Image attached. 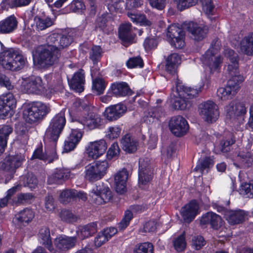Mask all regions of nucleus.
I'll return each mask as SVG.
<instances>
[{
	"label": "nucleus",
	"mask_w": 253,
	"mask_h": 253,
	"mask_svg": "<svg viewBox=\"0 0 253 253\" xmlns=\"http://www.w3.org/2000/svg\"><path fill=\"white\" fill-rule=\"evenodd\" d=\"M75 30H70L67 33H53L46 39V44L38 48V63L42 67L57 64L61 57L60 50L69 46L73 41Z\"/></svg>",
	"instance_id": "1"
},
{
	"label": "nucleus",
	"mask_w": 253,
	"mask_h": 253,
	"mask_svg": "<svg viewBox=\"0 0 253 253\" xmlns=\"http://www.w3.org/2000/svg\"><path fill=\"white\" fill-rule=\"evenodd\" d=\"M225 55L229 58L230 63L227 66L230 79L225 87H220L217 90L218 98L222 101L231 99L240 88L241 84L245 78L239 73L238 68V56L232 49H227Z\"/></svg>",
	"instance_id": "2"
},
{
	"label": "nucleus",
	"mask_w": 253,
	"mask_h": 253,
	"mask_svg": "<svg viewBox=\"0 0 253 253\" xmlns=\"http://www.w3.org/2000/svg\"><path fill=\"white\" fill-rule=\"evenodd\" d=\"M201 91V88H193L178 83L175 88L172 89L170 95L173 98V108L176 110L187 109L191 105L190 99L196 97Z\"/></svg>",
	"instance_id": "3"
},
{
	"label": "nucleus",
	"mask_w": 253,
	"mask_h": 253,
	"mask_svg": "<svg viewBox=\"0 0 253 253\" xmlns=\"http://www.w3.org/2000/svg\"><path fill=\"white\" fill-rule=\"evenodd\" d=\"M26 59L17 49L8 48L0 52V64L7 70L18 71L25 65Z\"/></svg>",
	"instance_id": "4"
},
{
	"label": "nucleus",
	"mask_w": 253,
	"mask_h": 253,
	"mask_svg": "<svg viewBox=\"0 0 253 253\" xmlns=\"http://www.w3.org/2000/svg\"><path fill=\"white\" fill-rule=\"evenodd\" d=\"M65 112V110H62L51 119L45 131L44 135L45 141H52L56 144L66 123Z\"/></svg>",
	"instance_id": "5"
},
{
	"label": "nucleus",
	"mask_w": 253,
	"mask_h": 253,
	"mask_svg": "<svg viewBox=\"0 0 253 253\" xmlns=\"http://www.w3.org/2000/svg\"><path fill=\"white\" fill-rule=\"evenodd\" d=\"M50 111L48 104L40 101L34 102L23 111V118L29 124L36 123L45 117Z\"/></svg>",
	"instance_id": "6"
},
{
	"label": "nucleus",
	"mask_w": 253,
	"mask_h": 253,
	"mask_svg": "<svg viewBox=\"0 0 253 253\" xmlns=\"http://www.w3.org/2000/svg\"><path fill=\"white\" fill-rule=\"evenodd\" d=\"M109 167L107 160L96 161L85 167L84 178L90 182L100 180L107 173Z\"/></svg>",
	"instance_id": "7"
},
{
	"label": "nucleus",
	"mask_w": 253,
	"mask_h": 253,
	"mask_svg": "<svg viewBox=\"0 0 253 253\" xmlns=\"http://www.w3.org/2000/svg\"><path fill=\"white\" fill-rule=\"evenodd\" d=\"M218 50V47H213L212 45L202 58L203 63L209 68L211 73L218 72L221 66L222 59L220 56L216 55Z\"/></svg>",
	"instance_id": "8"
},
{
	"label": "nucleus",
	"mask_w": 253,
	"mask_h": 253,
	"mask_svg": "<svg viewBox=\"0 0 253 253\" xmlns=\"http://www.w3.org/2000/svg\"><path fill=\"white\" fill-rule=\"evenodd\" d=\"M198 108L201 117L209 123L215 122L219 116L218 107L212 101L208 100L201 103Z\"/></svg>",
	"instance_id": "9"
},
{
	"label": "nucleus",
	"mask_w": 253,
	"mask_h": 253,
	"mask_svg": "<svg viewBox=\"0 0 253 253\" xmlns=\"http://www.w3.org/2000/svg\"><path fill=\"white\" fill-rule=\"evenodd\" d=\"M44 142L45 153H42V148H39L35 150L32 157L44 161L48 163H52L58 159L56 151V144L52 141H45L44 140Z\"/></svg>",
	"instance_id": "10"
},
{
	"label": "nucleus",
	"mask_w": 253,
	"mask_h": 253,
	"mask_svg": "<svg viewBox=\"0 0 253 253\" xmlns=\"http://www.w3.org/2000/svg\"><path fill=\"white\" fill-rule=\"evenodd\" d=\"M153 177V172L147 159H140L139 161L138 185L142 189L146 188Z\"/></svg>",
	"instance_id": "11"
},
{
	"label": "nucleus",
	"mask_w": 253,
	"mask_h": 253,
	"mask_svg": "<svg viewBox=\"0 0 253 253\" xmlns=\"http://www.w3.org/2000/svg\"><path fill=\"white\" fill-rule=\"evenodd\" d=\"M45 88L42 78L39 76L31 77L24 79L21 84V89L23 93L39 94Z\"/></svg>",
	"instance_id": "12"
},
{
	"label": "nucleus",
	"mask_w": 253,
	"mask_h": 253,
	"mask_svg": "<svg viewBox=\"0 0 253 253\" xmlns=\"http://www.w3.org/2000/svg\"><path fill=\"white\" fill-rule=\"evenodd\" d=\"M92 200L97 205H101L109 201L112 198L111 191L103 183H98L89 194Z\"/></svg>",
	"instance_id": "13"
},
{
	"label": "nucleus",
	"mask_w": 253,
	"mask_h": 253,
	"mask_svg": "<svg viewBox=\"0 0 253 253\" xmlns=\"http://www.w3.org/2000/svg\"><path fill=\"white\" fill-rule=\"evenodd\" d=\"M171 45L176 48H182L185 45V35L183 30L175 24H172L168 28L167 34Z\"/></svg>",
	"instance_id": "14"
},
{
	"label": "nucleus",
	"mask_w": 253,
	"mask_h": 253,
	"mask_svg": "<svg viewBox=\"0 0 253 253\" xmlns=\"http://www.w3.org/2000/svg\"><path fill=\"white\" fill-rule=\"evenodd\" d=\"M77 243L76 237H69L60 235L54 240L56 249L52 248V253H65V252L75 247Z\"/></svg>",
	"instance_id": "15"
},
{
	"label": "nucleus",
	"mask_w": 253,
	"mask_h": 253,
	"mask_svg": "<svg viewBox=\"0 0 253 253\" xmlns=\"http://www.w3.org/2000/svg\"><path fill=\"white\" fill-rule=\"evenodd\" d=\"M169 128L173 134L176 136H181L187 132L189 125L187 121L182 116H176L171 118Z\"/></svg>",
	"instance_id": "16"
},
{
	"label": "nucleus",
	"mask_w": 253,
	"mask_h": 253,
	"mask_svg": "<svg viewBox=\"0 0 253 253\" xmlns=\"http://www.w3.org/2000/svg\"><path fill=\"white\" fill-rule=\"evenodd\" d=\"M107 145L104 139L90 142L86 148L88 157L96 159L102 155L106 151Z\"/></svg>",
	"instance_id": "17"
},
{
	"label": "nucleus",
	"mask_w": 253,
	"mask_h": 253,
	"mask_svg": "<svg viewBox=\"0 0 253 253\" xmlns=\"http://www.w3.org/2000/svg\"><path fill=\"white\" fill-rule=\"evenodd\" d=\"M16 101L11 93L3 94L0 96V116H6L16 108Z\"/></svg>",
	"instance_id": "18"
},
{
	"label": "nucleus",
	"mask_w": 253,
	"mask_h": 253,
	"mask_svg": "<svg viewBox=\"0 0 253 253\" xmlns=\"http://www.w3.org/2000/svg\"><path fill=\"white\" fill-rule=\"evenodd\" d=\"M180 63L181 57L176 53L169 55L166 59L165 70L168 74L173 77V80L177 78V70Z\"/></svg>",
	"instance_id": "19"
},
{
	"label": "nucleus",
	"mask_w": 253,
	"mask_h": 253,
	"mask_svg": "<svg viewBox=\"0 0 253 253\" xmlns=\"http://www.w3.org/2000/svg\"><path fill=\"white\" fill-rule=\"evenodd\" d=\"M70 176V171L63 168L56 169L48 176V184H61Z\"/></svg>",
	"instance_id": "20"
},
{
	"label": "nucleus",
	"mask_w": 253,
	"mask_h": 253,
	"mask_svg": "<svg viewBox=\"0 0 253 253\" xmlns=\"http://www.w3.org/2000/svg\"><path fill=\"white\" fill-rule=\"evenodd\" d=\"M135 28H132L131 24L125 23L121 24L119 29V38L123 42L125 46L130 44L135 36Z\"/></svg>",
	"instance_id": "21"
},
{
	"label": "nucleus",
	"mask_w": 253,
	"mask_h": 253,
	"mask_svg": "<svg viewBox=\"0 0 253 253\" xmlns=\"http://www.w3.org/2000/svg\"><path fill=\"white\" fill-rule=\"evenodd\" d=\"M186 29L191 34V37L197 41L203 40L206 37L208 32L206 27L193 22L187 23Z\"/></svg>",
	"instance_id": "22"
},
{
	"label": "nucleus",
	"mask_w": 253,
	"mask_h": 253,
	"mask_svg": "<svg viewBox=\"0 0 253 253\" xmlns=\"http://www.w3.org/2000/svg\"><path fill=\"white\" fill-rule=\"evenodd\" d=\"M224 216L229 224L234 225L242 223L247 216V213L240 209L224 210Z\"/></svg>",
	"instance_id": "23"
},
{
	"label": "nucleus",
	"mask_w": 253,
	"mask_h": 253,
	"mask_svg": "<svg viewBox=\"0 0 253 253\" xmlns=\"http://www.w3.org/2000/svg\"><path fill=\"white\" fill-rule=\"evenodd\" d=\"M85 82V72L81 69L74 74L72 79L69 81V84L72 89L80 93L84 90Z\"/></svg>",
	"instance_id": "24"
},
{
	"label": "nucleus",
	"mask_w": 253,
	"mask_h": 253,
	"mask_svg": "<svg viewBox=\"0 0 253 253\" xmlns=\"http://www.w3.org/2000/svg\"><path fill=\"white\" fill-rule=\"evenodd\" d=\"M24 158L22 156H9L5 158L0 165V168L4 171L13 173L15 169L21 166Z\"/></svg>",
	"instance_id": "25"
},
{
	"label": "nucleus",
	"mask_w": 253,
	"mask_h": 253,
	"mask_svg": "<svg viewBox=\"0 0 253 253\" xmlns=\"http://www.w3.org/2000/svg\"><path fill=\"white\" fill-rule=\"evenodd\" d=\"M126 107L122 104H118L107 107L104 113L105 117L109 121L116 120L126 112Z\"/></svg>",
	"instance_id": "26"
},
{
	"label": "nucleus",
	"mask_w": 253,
	"mask_h": 253,
	"mask_svg": "<svg viewBox=\"0 0 253 253\" xmlns=\"http://www.w3.org/2000/svg\"><path fill=\"white\" fill-rule=\"evenodd\" d=\"M76 121L81 124L84 127L85 126L90 129L98 127L101 123L100 116L93 112L88 113L86 117L77 120Z\"/></svg>",
	"instance_id": "27"
},
{
	"label": "nucleus",
	"mask_w": 253,
	"mask_h": 253,
	"mask_svg": "<svg viewBox=\"0 0 253 253\" xmlns=\"http://www.w3.org/2000/svg\"><path fill=\"white\" fill-rule=\"evenodd\" d=\"M222 220L220 216L215 213L210 211L204 214L200 220L201 225L210 224L212 228L218 229L222 225Z\"/></svg>",
	"instance_id": "28"
},
{
	"label": "nucleus",
	"mask_w": 253,
	"mask_h": 253,
	"mask_svg": "<svg viewBox=\"0 0 253 253\" xmlns=\"http://www.w3.org/2000/svg\"><path fill=\"white\" fill-rule=\"evenodd\" d=\"M199 206L195 201H192L181 209V214L185 221L190 222L198 213Z\"/></svg>",
	"instance_id": "29"
},
{
	"label": "nucleus",
	"mask_w": 253,
	"mask_h": 253,
	"mask_svg": "<svg viewBox=\"0 0 253 253\" xmlns=\"http://www.w3.org/2000/svg\"><path fill=\"white\" fill-rule=\"evenodd\" d=\"M83 133L79 129H73L69 137L65 141L64 151L66 152L73 150L80 141Z\"/></svg>",
	"instance_id": "30"
},
{
	"label": "nucleus",
	"mask_w": 253,
	"mask_h": 253,
	"mask_svg": "<svg viewBox=\"0 0 253 253\" xmlns=\"http://www.w3.org/2000/svg\"><path fill=\"white\" fill-rule=\"evenodd\" d=\"M128 175L127 171L125 169L119 171L115 175L114 181L115 189L117 193L123 194L126 191Z\"/></svg>",
	"instance_id": "31"
},
{
	"label": "nucleus",
	"mask_w": 253,
	"mask_h": 253,
	"mask_svg": "<svg viewBox=\"0 0 253 253\" xmlns=\"http://www.w3.org/2000/svg\"><path fill=\"white\" fill-rule=\"evenodd\" d=\"M35 216L34 211L29 208H25L15 215L13 221L18 224L25 225L30 222Z\"/></svg>",
	"instance_id": "32"
},
{
	"label": "nucleus",
	"mask_w": 253,
	"mask_h": 253,
	"mask_svg": "<svg viewBox=\"0 0 253 253\" xmlns=\"http://www.w3.org/2000/svg\"><path fill=\"white\" fill-rule=\"evenodd\" d=\"M241 53L247 56H253V32L245 36L240 42Z\"/></svg>",
	"instance_id": "33"
},
{
	"label": "nucleus",
	"mask_w": 253,
	"mask_h": 253,
	"mask_svg": "<svg viewBox=\"0 0 253 253\" xmlns=\"http://www.w3.org/2000/svg\"><path fill=\"white\" fill-rule=\"evenodd\" d=\"M53 24L52 19L45 15L36 16L34 17L32 27L34 30L38 31L44 30Z\"/></svg>",
	"instance_id": "34"
},
{
	"label": "nucleus",
	"mask_w": 253,
	"mask_h": 253,
	"mask_svg": "<svg viewBox=\"0 0 253 253\" xmlns=\"http://www.w3.org/2000/svg\"><path fill=\"white\" fill-rule=\"evenodd\" d=\"M95 28L96 30L109 34L113 31V26L111 24L107 14H102L96 20Z\"/></svg>",
	"instance_id": "35"
},
{
	"label": "nucleus",
	"mask_w": 253,
	"mask_h": 253,
	"mask_svg": "<svg viewBox=\"0 0 253 253\" xmlns=\"http://www.w3.org/2000/svg\"><path fill=\"white\" fill-rule=\"evenodd\" d=\"M17 26L15 16H10L0 22V34H9L14 31Z\"/></svg>",
	"instance_id": "36"
},
{
	"label": "nucleus",
	"mask_w": 253,
	"mask_h": 253,
	"mask_svg": "<svg viewBox=\"0 0 253 253\" xmlns=\"http://www.w3.org/2000/svg\"><path fill=\"white\" fill-rule=\"evenodd\" d=\"M111 89L113 95L117 97H123L131 94V89L125 82L115 83L111 85Z\"/></svg>",
	"instance_id": "37"
},
{
	"label": "nucleus",
	"mask_w": 253,
	"mask_h": 253,
	"mask_svg": "<svg viewBox=\"0 0 253 253\" xmlns=\"http://www.w3.org/2000/svg\"><path fill=\"white\" fill-rule=\"evenodd\" d=\"M38 238L41 244L44 245L50 252H52L50 231L47 227H42L39 230Z\"/></svg>",
	"instance_id": "38"
},
{
	"label": "nucleus",
	"mask_w": 253,
	"mask_h": 253,
	"mask_svg": "<svg viewBox=\"0 0 253 253\" xmlns=\"http://www.w3.org/2000/svg\"><path fill=\"white\" fill-rule=\"evenodd\" d=\"M97 231V225L96 222L90 223L83 226H81L77 232L78 236L81 239L92 236Z\"/></svg>",
	"instance_id": "39"
},
{
	"label": "nucleus",
	"mask_w": 253,
	"mask_h": 253,
	"mask_svg": "<svg viewBox=\"0 0 253 253\" xmlns=\"http://www.w3.org/2000/svg\"><path fill=\"white\" fill-rule=\"evenodd\" d=\"M19 186L16 185L8 189L6 192V196L0 199V209L4 208L8 205L11 206L15 205V203H13L14 199V195L19 190Z\"/></svg>",
	"instance_id": "40"
},
{
	"label": "nucleus",
	"mask_w": 253,
	"mask_h": 253,
	"mask_svg": "<svg viewBox=\"0 0 253 253\" xmlns=\"http://www.w3.org/2000/svg\"><path fill=\"white\" fill-rule=\"evenodd\" d=\"M123 149L128 153H133L137 150V142L129 134H126L121 140Z\"/></svg>",
	"instance_id": "41"
},
{
	"label": "nucleus",
	"mask_w": 253,
	"mask_h": 253,
	"mask_svg": "<svg viewBox=\"0 0 253 253\" xmlns=\"http://www.w3.org/2000/svg\"><path fill=\"white\" fill-rule=\"evenodd\" d=\"M12 130V128L8 125L3 126L0 128V154L4 152L8 136Z\"/></svg>",
	"instance_id": "42"
},
{
	"label": "nucleus",
	"mask_w": 253,
	"mask_h": 253,
	"mask_svg": "<svg viewBox=\"0 0 253 253\" xmlns=\"http://www.w3.org/2000/svg\"><path fill=\"white\" fill-rule=\"evenodd\" d=\"M22 184L24 187H28L31 190L35 189L37 186L38 181L33 173H28L22 178Z\"/></svg>",
	"instance_id": "43"
},
{
	"label": "nucleus",
	"mask_w": 253,
	"mask_h": 253,
	"mask_svg": "<svg viewBox=\"0 0 253 253\" xmlns=\"http://www.w3.org/2000/svg\"><path fill=\"white\" fill-rule=\"evenodd\" d=\"M76 193V190L74 189L63 190L60 193L59 200L62 203L66 204L75 198Z\"/></svg>",
	"instance_id": "44"
},
{
	"label": "nucleus",
	"mask_w": 253,
	"mask_h": 253,
	"mask_svg": "<svg viewBox=\"0 0 253 253\" xmlns=\"http://www.w3.org/2000/svg\"><path fill=\"white\" fill-rule=\"evenodd\" d=\"M88 107V104L84 100L77 98L73 102L71 108V111L73 114L78 115L79 112L87 110Z\"/></svg>",
	"instance_id": "45"
},
{
	"label": "nucleus",
	"mask_w": 253,
	"mask_h": 253,
	"mask_svg": "<svg viewBox=\"0 0 253 253\" xmlns=\"http://www.w3.org/2000/svg\"><path fill=\"white\" fill-rule=\"evenodd\" d=\"M106 88L104 80L100 78H96L93 80L92 89L97 95L103 93Z\"/></svg>",
	"instance_id": "46"
},
{
	"label": "nucleus",
	"mask_w": 253,
	"mask_h": 253,
	"mask_svg": "<svg viewBox=\"0 0 253 253\" xmlns=\"http://www.w3.org/2000/svg\"><path fill=\"white\" fill-rule=\"evenodd\" d=\"M102 53V49L100 46L93 45L89 50V58L93 63H96L100 59Z\"/></svg>",
	"instance_id": "47"
},
{
	"label": "nucleus",
	"mask_w": 253,
	"mask_h": 253,
	"mask_svg": "<svg viewBox=\"0 0 253 253\" xmlns=\"http://www.w3.org/2000/svg\"><path fill=\"white\" fill-rule=\"evenodd\" d=\"M33 198V196L31 193H20L16 196L14 195V200L13 203H15V205H18L24 203L29 202Z\"/></svg>",
	"instance_id": "48"
},
{
	"label": "nucleus",
	"mask_w": 253,
	"mask_h": 253,
	"mask_svg": "<svg viewBox=\"0 0 253 253\" xmlns=\"http://www.w3.org/2000/svg\"><path fill=\"white\" fill-rule=\"evenodd\" d=\"M153 246L148 242H145L136 246L134 253H153Z\"/></svg>",
	"instance_id": "49"
},
{
	"label": "nucleus",
	"mask_w": 253,
	"mask_h": 253,
	"mask_svg": "<svg viewBox=\"0 0 253 253\" xmlns=\"http://www.w3.org/2000/svg\"><path fill=\"white\" fill-rule=\"evenodd\" d=\"M60 217L63 221L72 223L75 222L77 217L71 211L67 210H62L60 213Z\"/></svg>",
	"instance_id": "50"
},
{
	"label": "nucleus",
	"mask_w": 253,
	"mask_h": 253,
	"mask_svg": "<svg viewBox=\"0 0 253 253\" xmlns=\"http://www.w3.org/2000/svg\"><path fill=\"white\" fill-rule=\"evenodd\" d=\"M213 164V162L211 158L206 157L198 163L195 168V170L203 172L206 169L212 166Z\"/></svg>",
	"instance_id": "51"
},
{
	"label": "nucleus",
	"mask_w": 253,
	"mask_h": 253,
	"mask_svg": "<svg viewBox=\"0 0 253 253\" xmlns=\"http://www.w3.org/2000/svg\"><path fill=\"white\" fill-rule=\"evenodd\" d=\"M128 68H142L144 63L142 59L139 56L130 58L126 62Z\"/></svg>",
	"instance_id": "52"
},
{
	"label": "nucleus",
	"mask_w": 253,
	"mask_h": 253,
	"mask_svg": "<svg viewBox=\"0 0 253 253\" xmlns=\"http://www.w3.org/2000/svg\"><path fill=\"white\" fill-rule=\"evenodd\" d=\"M133 217L132 213L130 211H126L125 212L124 217L118 224V228L120 230H123L129 225L130 220Z\"/></svg>",
	"instance_id": "53"
},
{
	"label": "nucleus",
	"mask_w": 253,
	"mask_h": 253,
	"mask_svg": "<svg viewBox=\"0 0 253 253\" xmlns=\"http://www.w3.org/2000/svg\"><path fill=\"white\" fill-rule=\"evenodd\" d=\"M198 0H175L177 8L181 11L196 4Z\"/></svg>",
	"instance_id": "54"
},
{
	"label": "nucleus",
	"mask_w": 253,
	"mask_h": 253,
	"mask_svg": "<svg viewBox=\"0 0 253 253\" xmlns=\"http://www.w3.org/2000/svg\"><path fill=\"white\" fill-rule=\"evenodd\" d=\"M123 3L124 1L123 0H112L111 3H108V9L111 13H113L114 12H121L123 9L122 4Z\"/></svg>",
	"instance_id": "55"
},
{
	"label": "nucleus",
	"mask_w": 253,
	"mask_h": 253,
	"mask_svg": "<svg viewBox=\"0 0 253 253\" xmlns=\"http://www.w3.org/2000/svg\"><path fill=\"white\" fill-rule=\"evenodd\" d=\"M203 10L209 17L213 14L214 6L211 0H201Z\"/></svg>",
	"instance_id": "56"
},
{
	"label": "nucleus",
	"mask_w": 253,
	"mask_h": 253,
	"mask_svg": "<svg viewBox=\"0 0 253 253\" xmlns=\"http://www.w3.org/2000/svg\"><path fill=\"white\" fill-rule=\"evenodd\" d=\"M173 246L177 252L182 251L186 247L185 237L181 235L173 241Z\"/></svg>",
	"instance_id": "57"
},
{
	"label": "nucleus",
	"mask_w": 253,
	"mask_h": 253,
	"mask_svg": "<svg viewBox=\"0 0 253 253\" xmlns=\"http://www.w3.org/2000/svg\"><path fill=\"white\" fill-rule=\"evenodd\" d=\"M120 149L118 143H113L109 147L107 151V158L109 160H111L114 158L117 157L120 153Z\"/></svg>",
	"instance_id": "58"
},
{
	"label": "nucleus",
	"mask_w": 253,
	"mask_h": 253,
	"mask_svg": "<svg viewBox=\"0 0 253 253\" xmlns=\"http://www.w3.org/2000/svg\"><path fill=\"white\" fill-rule=\"evenodd\" d=\"M241 191L247 195L248 197L253 198V181L242 184Z\"/></svg>",
	"instance_id": "59"
},
{
	"label": "nucleus",
	"mask_w": 253,
	"mask_h": 253,
	"mask_svg": "<svg viewBox=\"0 0 253 253\" xmlns=\"http://www.w3.org/2000/svg\"><path fill=\"white\" fill-rule=\"evenodd\" d=\"M234 102L232 101L225 107V112L230 119L236 118V108Z\"/></svg>",
	"instance_id": "60"
},
{
	"label": "nucleus",
	"mask_w": 253,
	"mask_h": 253,
	"mask_svg": "<svg viewBox=\"0 0 253 253\" xmlns=\"http://www.w3.org/2000/svg\"><path fill=\"white\" fill-rule=\"evenodd\" d=\"M150 5L154 8L159 10L164 9L167 0H148Z\"/></svg>",
	"instance_id": "61"
},
{
	"label": "nucleus",
	"mask_w": 253,
	"mask_h": 253,
	"mask_svg": "<svg viewBox=\"0 0 253 253\" xmlns=\"http://www.w3.org/2000/svg\"><path fill=\"white\" fill-rule=\"evenodd\" d=\"M157 44V40L154 38H146L143 43L144 47L146 51L155 48Z\"/></svg>",
	"instance_id": "62"
},
{
	"label": "nucleus",
	"mask_w": 253,
	"mask_h": 253,
	"mask_svg": "<svg viewBox=\"0 0 253 253\" xmlns=\"http://www.w3.org/2000/svg\"><path fill=\"white\" fill-rule=\"evenodd\" d=\"M205 245V241L201 236H197L193 237L192 239V246L196 250H200Z\"/></svg>",
	"instance_id": "63"
},
{
	"label": "nucleus",
	"mask_w": 253,
	"mask_h": 253,
	"mask_svg": "<svg viewBox=\"0 0 253 253\" xmlns=\"http://www.w3.org/2000/svg\"><path fill=\"white\" fill-rule=\"evenodd\" d=\"M69 6L71 10L76 12L83 9L84 5L82 0H73Z\"/></svg>",
	"instance_id": "64"
}]
</instances>
